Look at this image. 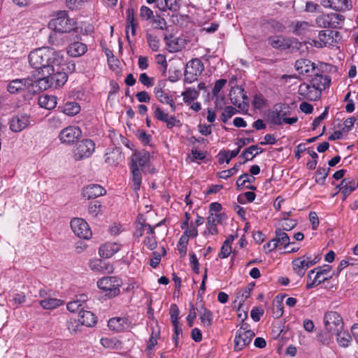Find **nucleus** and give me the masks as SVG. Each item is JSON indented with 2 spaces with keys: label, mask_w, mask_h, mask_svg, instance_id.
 Here are the masks:
<instances>
[{
  "label": "nucleus",
  "mask_w": 358,
  "mask_h": 358,
  "mask_svg": "<svg viewBox=\"0 0 358 358\" xmlns=\"http://www.w3.org/2000/svg\"><path fill=\"white\" fill-rule=\"evenodd\" d=\"M81 308H84V304L79 300L71 301L67 304V309L72 313H79L81 310Z\"/></svg>",
  "instance_id": "obj_50"
},
{
  "label": "nucleus",
  "mask_w": 358,
  "mask_h": 358,
  "mask_svg": "<svg viewBox=\"0 0 358 358\" xmlns=\"http://www.w3.org/2000/svg\"><path fill=\"white\" fill-rule=\"evenodd\" d=\"M38 104L42 108L52 110L57 106V98L52 95L43 94L38 98Z\"/></svg>",
  "instance_id": "obj_33"
},
{
  "label": "nucleus",
  "mask_w": 358,
  "mask_h": 358,
  "mask_svg": "<svg viewBox=\"0 0 358 358\" xmlns=\"http://www.w3.org/2000/svg\"><path fill=\"white\" fill-rule=\"evenodd\" d=\"M121 249V245L117 243H106L101 245L99 253L103 258H110Z\"/></svg>",
  "instance_id": "obj_26"
},
{
  "label": "nucleus",
  "mask_w": 358,
  "mask_h": 358,
  "mask_svg": "<svg viewBox=\"0 0 358 358\" xmlns=\"http://www.w3.org/2000/svg\"><path fill=\"white\" fill-rule=\"evenodd\" d=\"M268 43L274 48L286 50L291 46L292 41L282 36H273L268 39Z\"/></svg>",
  "instance_id": "obj_29"
},
{
  "label": "nucleus",
  "mask_w": 358,
  "mask_h": 358,
  "mask_svg": "<svg viewBox=\"0 0 358 358\" xmlns=\"http://www.w3.org/2000/svg\"><path fill=\"white\" fill-rule=\"evenodd\" d=\"M73 22L67 16L66 11H60L57 16L49 22V27L56 32L66 33L73 29Z\"/></svg>",
  "instance_id": "obj_7"
},
{
  "label": "nucleus",
  "mask_w": 358,
  "mask_h": 358,
  "mask_svg": "<svg viewBox=\"0 0 358 358\" xmlns=\"http://www.w3.org/2000/svg\"><path fill=\"white\" fill-rule=\"evenodd\" d=\"M200 315V320L202 324L207 327L212 325L213 323V313L207 309L203 305H201L198 310Z\"/></svg>",
  "instance_id": "obj_36"
},
{
  "label": "nucleus",
  "mask_w": 358,
  "mask_h": 358,
  "mask_svg": "<svg viewBox=\"0 0 358 358\" xmlns=\"http://www.w3.org/2000/svg\"><path fill=\"white\" fill-rule=\"evenodd\" d=\"M64 61V55L61 52L56 51L48 47L36 48L29 55V62L35 69L44 73L50 69L53 64H60Z\"/></svg>",
  "instance_id": "obj_1"
},
{
  "label": "nucleus",
  "mask_w": 358,
  "mask_h": 358,
  "mask_svg": "<svg viewBox=\"0 0 358 358\" xmlns=\"http://www.w3.org/2000/svg\"><path fill=\"white\" fill-rule=\"evenodd\" d=\"M293 33L297 36L306 34L310 31L312 27V25L306 21H296L293 22Z\"/></svg>",
  "instance_id": "obj_37"
},
{
  "label": "nucleus",
  "mask_w": 358,
  "mask_h": 358,
  "mask_svg": "<svg viewBox=\"0 0 358 358\" xmlns=\"http://www.w3.org/2000/svg\"><path fill=\"white\" fill-rule=\"evenodd\" d=\"M357 187L358 182L355 179L348 177L343 179L337 188L343 195V200H345Z\"/></svg>",
  "instance_id": "obj_21"
},
{
  "label": "nucleus",
  "mask_w": 358,
  "mask_h": 358,
  "mask_svg": "<svg viewBox=\"0 0 358 358\" xmlns=\"http://www.w3.org/2000/svg\"><path fill=\"white\" fill-rule=\"evenodd\" d=\"M328 115V108H326L325 110H324V112L320 115H319L318 117H317L313 122V124H312V129L313 130L316 129V128L320 125V122L327 117Z\"/></svg>",
  "instance_id": "obj_61"
},
{
  "label": "nucleus",
  "mask_w": 358,
  "mask_h": 358,
  "mask_svg": "<svg viewBox=\"0 0 358 358\" xmlns=\"http://www.w3.org/2000/svg\"><path fill=\"white\" fill-rule=\"evenodd\" d=\"M97 286L110 296H115L120 292V282L115 276L104 277L98 280Z\"/></svg>",
  "instance_id": "obj_12"
},
{
  "label": "nucleus",
  "mask_w": 358,
  "mask_h": 358,
  "mask_svg": "<svg viewBox=\"0 0 358 358\" xmlns=\"http://www.w3.org/2000/svg\"><path fill=\"white\" fill-rule=\"evenodd\" d=\"M136 136H138V139L145 145H148L151 139V136L148 134L143 130L138 131Z\"/></svg>",
  "instance_id": "obj_63"
},
{
  "label": "nucleus",
  "mask_w": 358,
  "mask_h": 358,
  "mask_svg": "<svg viewBox=\"0 0 358 358\" xmlns=\"http://www.w3.org/2000/svg\"><path fill=\"white\" fill-rule=\"evenodd\" d=\"M87 0H66V6L71 9H77L83 5Z\"/></svg>",
  "instance_id": "obj_60"
},
{
  "label": "nucleus",
  "mask_w": 358,
  "mask_h": 358,
  "mask_svg": "<svg viewBox=\"0 0 358 358\" xmlns=\"http://www.w3.org/2000/svg\"><path fill=\"white\" fill-rule=\"evenodd\" d=\"M332 31H320L318 34V39L320 41L321 44L320 45H322V47H325L329 41L332 39Z\"/></svg>",
  "instance_id": "obj_46"
},
{
  "label": "nucleus",
  "mask_w": 358,
  "mask_h": 358,
  "mask_svg": "<svg viewBox=\"0 0 358 358\" xmlns=\"http://www.w3.org/2000/svg\"><path fill=\"white\" fill-rule=\"evenodd\" d=\"M285 222L282 224V227L284 231H289L292 229L296 224V222L294 220H289L287 217H282Z\"/></svg>",
  "instance_id": "obj_59"
},
{
  "label": "nucleus",
  "mask_w": 358,
  "mask_h": 358,
  "mask_svg": "<svg viewBox=\"0 0 358 358\" xmlns=\"http://www.w3.org/2000/svg\"><path fill=\"white\" fill-rule=\"evenodd\" d=\"M204 70V66L201 61L198 59H192L188 62L185 66L184 73V81L186 83H192L197 80L198 77Z\"/></svg>",
  "instance_id": "obj_8"
},
{
  "label": "nucleus",
  "mask_w": 358,
  "mask_h": 358,
  "mask_svg": "<svg viewBox=\"0 0 358 358\" xmlns=\"http://www.w3.org/2000/svg\"><path fill=\"white\" fill-rule=\"evenodd\" d=\"M253 106L257 109L264 108L266 105L265 99L262 94H256L253 99Z\"/></svg>",
  "instance_id": "obj_56"
},
{
  "label": "nucleus",
  "mask_w": 358,
  "mask_h": 358,
  "mask_svg": "<svg viewBox=\"0 0 358 358\" xmlns=\"http://www.w3.org/2000/svg\"><path fill=\"white\" fill-rule=\"evenodd\" d=\"M333 275L334 273H331V268L329 265L315 268L308 273V282L306 285V289L315 287L326 280H330Z\"/></svg>",
  "instance_id": "obj_4"
},
{
  "label": "nucleus",
  "mask_w": 358,
  "mask_h": 358,
  "mask_svg": "<svg viewBox=\"0 0 358 358\" xmlns=\"http://www.w3.org/2000/svg\"><path fill=\"white\" fill-rule=\"evenodd\" d=\"M146 38L150 48L154 52H157L159 49V40L156 36L151 34H146Z\"/></svg>",
  "instance_id": "obj_45"
},
{
  "label": "nucleus",
  "mask_w": 358,
  "mask_h": 358,
  "mask_svg": "<svg viewBox=\"0 0 358 358\" xmlns=\"http://www.w3.org/2000/svg\"><path fill=\"white\" fill-rule=\"evenodd\" d=\"M316 24L319 27L330 28V22L329 21L328 14L321 15L316 18Z\"/></svg>",
  "instance_id": "obj_49"
},
{
  "label": "nucleus",
  "mask_w": 358,
  "mask_h": 358,
  "mask_svg": "<svg viewBox=\"0 0 358 358\" xmlns=\"http://www.w3.org/2000/svg\"><path fill=\"white\" fill-rule=\"evenodd\" d=\"M64 69V67H59V64L52 65L50 69L45 71L47 73H43L44 76L36 80L38 87L45 90L50 87L59 88L63 86L68 79Z\"/></svg>",
  "instance_id": "obj_2"
},
{
  "label": "nucleus",
  "mask_w": 358,
  "mask_h": 358,
  "mask_svg": "<svg viewBox=\"0 0 358 358\" xmlns=\"http://www.w3.org/2000/svg\"><path fill=\"white\" fill-rule=\"evenodd\" d=\"M255 333L249 329L247 324H243L236 331L234 336V350L240 351L250 344L255 337Z\"/></svg>",
  "instance_id": "obj_5"
},
{
  "label": "nucleus",
  "mask_w": 358,
  "mask_h": 358,
  "mask_svg": "<svg viewBox=\"0 0 358 358\" xmlns=\"http://www.w3.org/2000/svg\"><path fill=\"white\" fill-rule=\"evenodd\" d=\"M298 92L304 99L310 101H316L321 96L319 90H315L310 83H301L299 87Z\"/></svg>",
  "instance_id": "obj_17"
},
{
  "label": "nucleus",
  "mask_w": 358,
  "mask_h": 358,
  "mask_svg": "<svg viewBox=\"0 0 358 358\" xmlns=\"http://www.w3.org/2000/svg\"><path fill=\"white\" fill-rule=\"evenodd\" d=\"M71 228L73 233L80 238L89 239L92 236V231L88 224L82 218H73L71 221Z\"/></svg>",
  "instance_id": "obj_13"
},
{
  "label": "nucleus",
  "mask_w": 358,
  "mask_h": 358,
  "mask_svg": "<svg viewBox=\"0 0 358 358\" xmlns=\"http://www.w3.org/2000/svg\"><path fill=\"white\" fill-rule=\"evenodd\" d=\"M82 135V131L78 127H67L59 134V139L62 143H71Z\"/></svg>",
  "instance_id": "obj_16"
},
{
  "label": "nucleus",
  "mask_w": 358,
  "mask_h": 358,
  "mask_svg": "<svg viewBox=\"0 0 358 358\" xmlns=\"http://www.w3.org/2000/svg\"><path fill=\"white\" fill-rule=\"evenodd\" d=\"M87 50V45L80 41H74L66 48L67 54L73 57L83 55Z\"/></svg>",
  "instance_id": "obj_28"
},
{
  "label": "nucleus",
  "mask_w": 358,
  "mask_h": 358,
  "mask_svg": "<svg viewBox=\"0 0 358 358\" xmlns=\"http://www.w3.org/2000/svg\"><path fill=\"white\" fill-rule=\"evenodd\" d=\"M328 16L330 22V28L340 29L342 27L345 20L343 15L336 13H330L328 14Z\"/></svg>",
  "instance_id": "obj_39"
},
{
  "label": "nucleus",
  "mask_w": 358,
  "mask_h": 358,
  "mask_svg": "<svg viewBox=\"0 0 358 358\" xmlns=\"http://www.w3.org/2000/svg\"><path fill=\"white\" fill-rule=\"evenodd\" d=\"M329 169L319 168L316 172L315 182L321 185L325 183L326 178L329 174Z\"/></svg>",
  "instance_id": "obj_44"
},
{
  "label": "nucleus",
  "mask_w": 358,
  "mask_h": 358,
  "mask_svg": "<svg viewBox=\"0 0 358 358\" xmlns=\"http://www.w3.org/2000/svg\"><path fill=\"white\" fill-rule=\"evenodd\" d=\"M127 14V24H126V35L128 40L129 36V29L131 30V33L132 36L136 35V28L138 27V23L134 16V11L132 8H128L126 12Z\"/></svg>",
  "instance_id": "obj_32"
},
{
  "label": "nucleus",
  "mask_w": 358,
  "mask_h": 358,
  "mask_svg": "<svg viewBox=\"0 0 358 358\" xmlns=\"http://www.w3.org/2000/svg\"><path fill=\"white\" fill-rule=\"evenodd\" d=\"M222 218V214L217 213H210L209 216L207 217V223H206V230L204 231V235L207 236L208 234L215 235L217 234L218 231L217 228V224L221 222Z\"/></svg>",
  "instance_id": "obj_24"
},
{
  "label": "nucleus",
  "mask_w": 358,
  "mask_h": 358,
  "mask_svg": "<svg viewBox=\"0 0 358 358\" xmlns=\"http://www.w3.org/2000/svg\"><path fill=\"white\" fill-rule=\"evenodd\" d=\"M287 115L286 111L283 110L282 104H277L274 107V110L269 114L268 118L271 123L275 125H280L283 123V119Z\"/></svg>",
  "instance_id": "obj_30"
},
{
  "label": "nucleus",
  "mask_w": 358,
  "mask_h": 358,
  "mask_svg": "<svg viewBox=\"0 0 358 358\" xmlns=\"http://www.w3.org/2000/svg\"><path fill=\"white\" fill-rule=\"evenodd\" d=\"M231 252V245L223 243L218 255L220 258H227Z\"/></svg>",
  "instance_id": "obj_62"
},
{
  "label": "nucleus",
  "mask_w": 358,
  "mask_h": 358,
  "mask_svg": "<svg viewBox=\"0 0 358 358\" xmlns=\"http://www.w3.org/2000/svg\"><path fill=\"white\" fill-rule=\"evenodd\" d=\"M275 236L273 238V241L277 243V247L283 246L287 248L289 243V237L286 232L281 229H277L275 232Z\"/></svg>",
  "instance_id": "obj_34"
},
{
  "label": "nucleus",
  "mask_w": 358,
  "mask_h": 358,
  "mask_svg": "<svg viewBox=\"0 0 358 358\" xmlns=\"http://www.w3.org/2000/svg\"><path fill=\"white\" fill-rule=\"evenodd\" d=\"M320 259L318 256L313 259L310 256L303 255L292 261L293 269L299 276L303 277L306 270L317 264Z\"/></svg>",
  "instance_id": "obj_11"
},
{
  "label": "nucleus",
  "mask_w": 358,
  "mask_h": 358,
  "mask_svg": "<svg viewBox=\"0 0 358 358\" xmlns=\"http://www.w3.org/2000/svg\"><path fill=\"white\" fill-rule=\"evenodd\" d=\"M181 95L183 97V101L185 103H190L192 101L198 98L199 92L194 88L189 87L182 92Z\"/></svg>",
  "instance_id": "obj_42"
},
{
  "label": "nucleus",
  "mask_w": 358,
  "mask_h": 358,
  "mask_svg": "<svg viewBox=\"0 0 358 358\" xmlns=\"http://www.w3.org/2000/svg\"><path fill=\"white\" fill-rule=\"evenodd\" d=\"M321 4L336 11H345L352 8V3L348 0H322Z\"/></svg>",
  "instance_id": "obj_23"
},
{
  "label": "nucleus",
  "mask_w": 358,
  "mask_h": 358,
  "mask_svg": "<svg viewBox=\"0 0 358 358\" xmlns=\"http://www.w3.org/2000/svg\"><path fill=\"white\" fill-rule=\"evenodd\" d=\"M152 108L154 109V117L157 120L165 122L168 129L173 128L180 122L175 116L169 115L159 105L154 104Z\"/></svg>",
  "instance_id": "obj_15"
},
{
  "label": "nucleus",
  "mask_w": 358,
  "mask_h": 358,
  "mask_svg": "<svg viewBox=\"0 0 358 358\" xmlns=\"http://www.w3.org/2000/svg\"><path fill=\"white\" fill-rule=\"evenodd\" d=\"M82 194L87 199H94L106 194V190L99 185L91 184L83 189Z\"/></svg>",
  "instance_id": "obj_25"
},
{
  "label": "nucleus",
  "mask_w": 358,
  "mask_h": 358,
  "mask_svg": "<svg viewBox=\"0 0 358 358\" xmlns=\"http://www.w3.org/2000/svg\"><path fill=\"white\" fill-rule=\"evenodd\" d=\"M139 81L148 87H152L154 85V78L149 77L145 73L140 74Z\"/></svg>",
  "instance_id": "obj_54"
},
{
  "label": "nucleus",
  "mask_w": 358,
  "mask_h": 358,
  "mask_svg": "<svg viewBox=\"0 0 358 358\" xmlns=\"http://www.w3.org/2000/svg\"><path fill=\"white\" fill-rule=\"evenodd\" d=\"M122 159L121 152L117 148L106 152L105 155L106 162L110 165H116L119 164Z\"/></svg>",
  "instance_id": "obj_38"
},
{
  "label": "nucleus",
  "mask_w": 358,
  "mask_h": 358,
  "mask_svg": "<svg viewBox=\"0 0 358 358\" xmlns=\"http://www.w3.org/2000/svg\"><path fill=\"white\" fill-rule=\"evenodd\" d=\"M263 314L264 310L259 307H254L250 312V316L255 322L259 321Z\"/></svg>",
  "instance_id": "obj_57"
},
{
  "label": "nucleus",
  "mask_w": 358,
  "mask_h": 358,
  "mask_svg": "<svg viewBox=\"0 0 358 358\" xmlns=\"http://www.w3.org/2000/svg\"><path fill=\"white\" fill-rule=\"evenodd\" d=\"M334 334L336 336V340L340 346L347 348L350 345L352 338L348 331L341 330L338 331V332L334 333Z\"/></svg>",
  "instance_id": "obj_40"
},
{
  "label": "nucleus",
  "mask_w": 358,
  "mask_h": 358,
  "mask_svg": "<svg viewBox=\"0 0 358 358\" xmlns=\"http://www.w3.org/2000/svg\"><path fill=\"white\" fill-rule=\"evenodd\" d=\"M236 109L232 106H227L222 114V120L226 122L228 119L231 118L236 113Z\"/></svg>",
  "instance_id": "obj_51"
},
{
  "label": "nucleus",
  "mask_w": 358,
  "mask_h": 358,
  "mask_svg": "<svg viewBox=\"0 0 358 358\" xmlns=\"http://www.w3.org/2000/svg\"><path fill=\"white\" fill-rule=\"evenodd\" d=\"M30 123L29 116L26 114L13 116L10 121V129L13 132H20Z\"/></svg>",
  "instance_id": "obj_18"
},
{
  "label": "nucleus",
  "mask_w": 358,
  "mask_h": 358,
  "mask_svg": "<svg viewBox=\"0 0 358 358\" xmlns=\"http://www.w3.org/2000/svg\"><path fill=\"white\" fill-rule=\"evenodd\" d=\"M40 305L43 308L47 310H51L56 308L62 304V301L51 298L49 296L48 298H45L39 301Z\"/></svg>",
  "instance_id": "obj_41"
},
{
  "label": "nucleus",
  "mask_w": 358,
  "mask_h": 358,
  "mask_svg": "<svg viewBox=\"0 0 358 358\" xmlns=\"http://www.w3.org/2000/svg\"><path fill=\"white\" fill-rule=\"evenodd\" d=\"M255 180V178L250 176L248 173H243L239 176L237 180L236 185L238 187H241L245 185L246 182H252Z\"/></svg>",
  "instance_id": "obj_52"
},
{
  "label": "nucleus",
  "mask_w": 358,
  "mask_h": 358,
  "mask_svg": "<svg viewBox=\"0 0 358 358\" xmlns=\"http://www.w3.org/2000/svg\"><path fill=\"white\" fill-rule=\"evenodd\" d=\"M227 83L226 79H220L217 80L214 85V87L212 90V94L213 96H217L220 92V90L223 88V87Z\"/></svg>",
  "instance_id": "obj_55"
},
{
  "label": "nucleus",
  "mask_w": 358,
  "mask_h": 358,
  "mask_svg": "<svg viewBox=\"0 0 358 358\" xmlns=\"http://www.w3.org/2000/svg\"><path fill=\"white\" fill-rule=\"evenodd\" d=\"M80 110V107L78 103L76 102H68L66 103L63 108V112L68 115H75L78 114Z\"/></svg>",
  "instance_id": "obj_43"
},
{
  "label": "nucleus",
  "mask_w": 358,
  "mask_h": 358,
  "mask_svg": "<svg viewBox=\"0 0 358 358\" xmlns=\"http://www.w3.org/2000/svg\"><path fill=\"white\" fill-rule=\"evenodd\" d=\"M131 322L125 317H115L108 322V328L116 332H121L129 328Z\"/></svg>",
  "instance_id": "obj_19"
},
{
  "label": "nucleus",
  "mask_w": 358,
  "mask_h": 358,
  "mask_svg": "<svg viewBox=\"0 0 358 358\" xmlns=\"http://www.w3.org/2000/svg\"><path fill=\"white\" fill-rule=\"evenodd\" d=\"M153 15L152 10L145 6H143L140 9V16L145 20H148Z\"/></svg>",
  "instance_id": "obj_58"
},
{
  "label": "nucleus",
  "mask_w": 358,
  "mask_h": 358,
  "mask_svg": "<svg viewBox=\"0 0 358 358\" xmlns=\"http://www.w3.org/2000/svg\"><path fill=\"white\" fill-rule=\"evenodd\" d=\"M149 152L141 150H136L131 156L129 168L132 174L133 189L137 191L140 189L142 176L141 172L150 162Z\"/></svg>",
  "instance_id": "obj_3"
},
{
  "label": "nucleus",
  "mask_w": 358,
  "mask_h": 358,
  "mask_svg": "<svg viewBox=\"0 0 358 358\" xmlns=\"http://www.w3.org/2000/svg\"><path fill=\"white\" fill-rule=\"evenodd\" d=\"M313 73L315 76L311 78L310 83L315 90H319V92L321 93L322 90L329 87L330 79L328 76L320 75L317 72Z\"/></svg>",
  "instance_id": "obj_27"
},
{
  "label": "nucleus",
  "mask_w": 358,
  "mask_h": 358,
  "mask_svg": "<svg viewBox=\"0 0 358 358\" xmlns=\"http://www.w3.org/2000/svg\"><path fill=\"white\" fill-rule=\"evenodd\" d=\"M95 150V144L90 139H83L78 141L73 149V157L79 161L90 157Z\"/></svg>",
  "instance_id": "obj_6"
},
{
  "label": "nucleus",
  "mask_w": 358,
  "mask_h": 358,
  "mask_svg": "<svg viewBox=\"0 0 358 358\" xmlns=\"http://www.w3.org/2000/svg\"><path fill=\"white\" fill-rule=\"evenodd\" d=\"M101 205L98 201H92L88 206V213L92 217H95L101 211Z\"/></svg>",
  "instance_id": "obj_47"
},
{
  "label": "nucleus",
  "mask_w": 358,
  "mask_h": 358,
  "mask_svg": "<svg viewBox=\"0 0 358 358\" xmlns=\"http://www.w3.org/2000/svg\"><path fill=\"white\" fill-rule=\"evenodd\" d=\"M180 310L176 304H171L170 308V316L172 323L178 322Z\"/></svg>",
  "instance_id": "obj_53"
},
{
  "label": "nucleus",
  "mask_w": 358,
  "mask_h": 358,
  "mask_svg": "<svg viewBox=\"0 0 358 358\" xmlns=\"http://www.w3.org/2000/svg\"><path fill=\"white\" fill-rule=\"evenodd\" d=\"M262 148H259L256 145H253L245 149L239 157L243 158L244 162L243 163H245L249 160H252L256 155L262 153Z\"/></svg>",
  "instance_id": "obj_35"
},
{
  "label": "nucleus",
  "mask_w": 358,
  "mask_h": 358,
  "mask_svg": "<svg viewBox=\"0 0 358 358\" xmlns=\"http://www.w3.org/2000/svg\"><path fill=\"white\" fill-rule=\"evenodd\" d=\"M78 322L82 325L92 327L96 323V317L91 311L85 310L81 308L78 316Z\"/></svg>",
  "instance_id": "obj_31"
},
{
  "label": "nucleus",
  "mask_w": 358,
  "mask_h": 358,
  "mask_svg": "<svg viewBox=\"0 0 358 358\" xmlns=\"http://www.w3.org/2000/svg\"><path fill=\"white\" fill-rule=\"evenodd\" d=\"M325 329L334 334L338 331L343 330L344 323L342 317L337 312L329 311L324 316Z\"/></svg>",
  "instance_id": "obj_10"
},
{
  "label": "nucleus",
  "mask_w": 358,
  "mask_h": 358,
  "mask_svg": "<svg viewBox=\"0 0 358 358\" xmlns=\"http://www.w3.org/2000/svg\"><path fill=\"white\" fill-rule=\"evenodd\" d=\"M231 102L239 108L243 109L248 106V97L242 87H232L229 92Z\"/></svg>",
  "instance_id": "obj_14"
},
{
  "label": "nucleus",
  "mask_w": 358,
  "mask_h": 358,
  "mask_svg": "<svg viewBox=\"0 0 358 358\" xmlns=\"http://www.w3.org/2000/svg\"><path fill=\"white\" fill-rule=\"evenodd\" d=\"M165 86L166 80H159L154 88V94L160 103L169 105L171 108V111L175 112L176 110L175 101L171 95H170L169 92L164 90Z\"/></svg>",
  "instance_id": "obj_9"
},
{
  "label": "nucleus",
  "mask_w": 358,
  "mask_h": 358,
  "mask_svg": "<svg viewBox=\"0 0 358 358\" xmlns=\"http://www.w3.org/2000/svg\"><path fill=\"white\" fill-rule=\"evenodd\" d=\"M242 164H243L242 162L236 164L233 168L228 169V170H224V171H221L220 173V178H222V179L229 178L230 176H233L234 174H235L237 172L239 166Z\"/></svg>",
  "instance_id": "obj_48"
},
{
  "label": "nucleus",
  "mask_w": 358,
  "mask_h": 358,
  "mask_svg": "<svg viewBox=\"0 0 358 358\" xmlns=\"http://www.w3.org/2000/svg\"><path fill=\"white\" fill-rule=\"evenodd\" d=\"M34 81L31 78L15 79L12 80L7 87L10 93L15 94L33 86Z\"/></svg>",
  "instance_id": "obj_22"
},
{
  "label": "nucleus",
  "mask_w": 358,
  "mask_h": 358,
  "mask_svg": "<svg viewBox=\"0 0 358 358\" xmlns=\"http://www.w3.org/2000/svg\"><path fill=\"white\" fill-rule=\"evenodd\" d=\"M145 245L148 249L152 250L157 247V241L155 236L146 237L144 240Z\"/></svg>",
  "instance_id": "obj_64"
},
{
  "label": "nucleus",
  "mask_w": 358,
  "mask_h": 358,
  "mask_svg": "<svg viewBox=\"0 0 358 358\" xmlns=\"http://www.w3.org/2000/svg\"><path fill=\"white\" fill-rule=\"evenodd\" d=\"M296 70L299 74L310 76L316 71L315 64L307 59H300L295 62Z\"/></svg>",
  "instance_id": "obj_20"
}]
</instances>
